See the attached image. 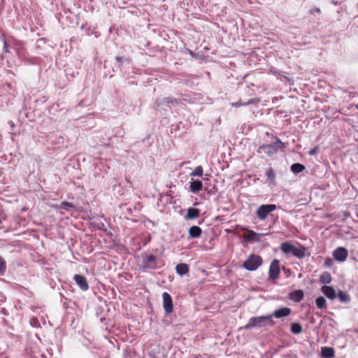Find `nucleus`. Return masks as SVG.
<instances>
[{"instance_id": "2", "label": "nucleus", "mask_w": 358, "mask_h": 358, "mask_svg": "<svg viewBox=\"0 0 358 358\" xmlns=\"http://www.w3.org/2000/svg\"><path fill=\"white\" fill-rule=\"evenodd\" d=\"M284 147V143L278 138H276L275 141L272 144H263L260 145L257 149V152L272 156L277 153L278 149Z\"/></svg>"}, {"instance_id": "35", "label": "nucleus", "mask_w": 358, "mask_h": 358, "mask_svg": "<svg viewBox=\"0 0 358 358\" xmlns=\"http://www.w3.org/2000/svg\"><path fill=\"white\" fill-rule=\"evenodd\" d=\"M355 108H356L357 109H358V104H356V105H355Z\"/></svg>"}, {"instance_id": "5", "label": "nucleus", "mask_w": 358, "mask_h": 358, "mask_svg": "<svg viewBox=\"0 0 358 358\" xmlns=\"http://www.w3.org/2000/svg\"><path fill=\"white\" fill-rule=\"evenodd\" d=\"M280 262L278 259H273L269 266L268 276L271 280H275L280 276Z\"/></svg>"}, {"instance_id": "17", "label": "nucleus", "mask_w": 358, "mask_h": 358, "mask_svg": "<svg viewBox=\"0 0 358 358\" xmlns=\"http://www.w3.org/2000/svg\"><path fill=\"white\" fill-rule=\"evenodd\" d=\"M294 248V245L289 242H284L280 245L281 250L285 254H292Z\"/></svg>"}, {"instance_id": "4", "label": "nucleus", "mask_w": 358, "mask_h": 358, "mask_svg": "<svg viewBox=\"0 0 358 358\" xmlns=\"http://www.w3.org/2000/svg\"><path fill=\"white\" fill-rule=\"evenodd\" d=\"M275 209L276 206L275 204H263L257 208L256 214L260 220H264L268 214Z\"/></svg>"}, {"instance_id": "18", "label": "nucleus", "mask_w": 358, "mask_h": 358, "mask_svg": "<svg viewBox=\"0 0 358 358\" xmlns=\"http://www.w3.org/2000/svg\"><path fill=\"white\" fill-rule=\"evenodd\" d=\"M157 265V259L153 255H150L145 260V267H155Z\"/></svg>"}, {"instance_id": "22", "label": "nucleus", "mask_w": 358, "mask_h": 358, "mask_svg": "<svg viewBox=\"0 0 358 358\" xmlns=\"http://www.w3.org/2000/svg\"><path fill=\"white\" fill-rule=\"evenodd\" d=\"M290 169L292 173L296 174L302 172L305 169V166L301 164L295 163L291 166Z\"/></svg>"}, {"instance_id": "9", "label": "nucleus", "mask_w": 358, "mask_h": 358, "mask_svg": "<svg viewBox=\"0 0 358 358\" xmlns=\"http://www.w3.org/2000/svg\"><path fill=\"white\" fill-rule=\"evenodd\" d=\"M322 292L330 300H334L336 297V293L332 287L324 285L321 288Z\"/></svg>"}, {"instance_id": "27", "label": "nucleus", "mask_w": 358, "mask_h": 358, "mask_svg": "<svg viewBox=\"0 0 358 358\" xmlns=\"http://www.w3.org/2000/svg\"><path fill=\"white\" fill-rule=\"evenodd\" d=\"M253 103H254L253 100L252 99H250L247 102H242V101H237V102L232 103H231V105L233 107H236L237 108V107L248 106V105L252 104Z\"/></svg>"}, {"instance_id": "13", "label": "nucleus", "mask_w": 358, "mask_h": 358, "mask_svg": "<svg viewBox=\"0 0 358 358\" xmlns=\"http://www.w3.org/2000/svg\"><path fill=\"white\" fill-rule=\"evenodd\" d=\"M189 187H190V190L193 193H198L200 190H201V189L203 187V184H202L201 181H200L199 180H192L190 182Z\"/></svg>"}, {"instance_id": "6", "label": "nucleus", "mask_w": 358, "mask_h": 358, "mask_svg": "<svg viewBox=\"0 0 358 358\" xmlns=\"http://www.w3.org/2000/svg\"><path fill=\"white\" fill-rule=\"evenodd\" d=\"M163 297V307L166 314H170L173 312V301L171 295L167 292H164Z\"/></svg>"}, {"instance_id": "8", "label": "nucleus", "mask_w": 358, "mask_h": 358, "mask_svg": "<svg viewBox=\"0 0 358 358\" xmlns=\"http://www.w3.org/2000/svg\"><path fill=\"white\" fill-rule=\"evenodd\" d=\"M73 280L82 290L86 291L89 289V285L85 276L76 274L73 276Z\"/></svg>"}, {"instance_id": "14", "label": "nucleus", "mask_w": 358, "mask_h": 358, "mask_svg": "<svg viewBox=\"0 0 358 358\" xmlns=\"http://www.w3.org/2000/svg\"><path fill=\"white\" fill-rule=\"evenodd\" d=\"M202 233L201 229L198 226L191 227L189 229V236L192 238H199Z\"/></svg>"}, {"instance_id": "19", "label": "nucleus", "mask_w": 358, "mask_h": 358, "mask_svg": "<svg viewBox=\"0 0 358 358\" xmlns=\"http://www.w3.org/2000/svg\"><path fill=\"white\" fill-rule=\"evenodd\" d=\"M176 273L180 275H183L189 272V267L186 264H179L176 267Z\"/></svg>"}, {"instance_id": "10", "label": "nucleus", "mask_w": 358, "mask_h": 358, "mask_svg": "<svg viewBox=\"0 0 358 358\" xmlns=\"http://www.w3.org/2000/svg\"><path fill=\"white\" fill-rule=\"evenodd\" d=\"M306 248L303 245H299V247L294 246L292 255L299 259H302L306 256Z\"/></svg>"}, {"instance_id": "21", "label": "nucleus", "mask_w": 358, "mask_h": 358, "mask_svg": "<svg viewBox=\"0 0 358 358\" xmlns=\"http://www.w3.org/2000/svg\"><path fill=\"white\" fill-rule=\"evenodd\" d=\"M337 296H338L339 301L342 303H348L350 301V295L344 291H342V290L338 291Z\"/></svg>"}, {"instance_id": "15", "label": "nucleus", "mask_w": 358, "mask_h": 358, "mask_svg": "<svg viewBox=\"0 0 358 358\" xmlns=\"http://www.w3.org/2000/svg\"><path fill=\"white\" fill-rule=\"evenodd\" d=\"M303 296V292L301 289H298L291 294L290 299L295 302H300Z\"/></svg>"}, {"instance_id": "12", "label": "nucleus", "mask_w": 358, "mask_h": 358, "mask_svg": "<svg viewBox=\"0 0 358 358\" xmlns=\"http://www.w3.org/2000/svg\"><path fill=\"white\" fill-rule=\"evenodd\" d=\"M321 355L323 358H333L335 355L334 350L331 347H322Z\"/></svg>"}, {"instance_id": "30", "label": "nucleus", "mask_w": 358, "mask_h": 358, "mask_svg": "<svg viewBox=\"0 0 358 358\" xmlns=\"http://www.w3.org/2000/svg\"><path fill=\"white\" fill-rule=\"evenodd\" d=\"M3 43V51L8 53H10V50L8 49V45L7 41L4 38L2 39Z\"/></svg>"}, {"instance_id": "33", "label": "nucleus", "mask_w": 358, "mask_h": 358, "mask_svg": "<svg viewBox=\"0 0 358 358\" xmlns=\"http://www.w3.org/2000/svg\"><path fill=\"white\" fill-rule=\"evenodd\" d=\"M115 59H116L117 61H118L119 62H122V57H115Z\"/></svg>"}, {"instance_id": "24", "label": "nucleus", "mask_w": 358, "mask_h": 358, "mask_svg": "<svg viewBox=\"0 0 358 358\" xmlns=\"http://www.w3.org/2000/svg\"><path fill=\"white\" fill-rule=\"evenodd\" d=\"M266 175L268 180H270L273 185H275V174L273 169L272 168L268 169L266 171Z\"/></svg>"}, {"instance_id": "31", "label": "nucleus", "mask_w": 358, "mask_h": 358, "mask_svg": "<svg viewBox=\"0 0 358 358\" xmlns=\"http://www.w3.org/2000/svg\"><path fill=\"white\" fill-rule=\"evenodd\" d=\"M316 152H317L316 148L313 149V150H311L310 151V155H315V154L316 153Z\"/></svg>"}, {"instance_id": "25", "label": "nucleus", "mask_w": 358, "mask_h": 358, "mask_svg": "<svg viewBox=\"0 0 358 358\" xmlns=\"http://www.w3.org/2000/svg\"><path fill=\"white\" fill-rule=\"evenodd\" d=\"M315 303L317 308L322 309L326 307L327 301L323 296H319L315 300Z\"/></svg>"}, {"instance_id": "26", "label": "nucleus", "mask_w": 358, "mask_h": 358, "mask_svg": "<svg viewBox=\"0 0 358 358\" xmlns=\"http://www.w3.org/2000/svg\"><path fill=\"white\" fill-rule=\"evenodd\" d=\"M203 173V170L201 166H198L195 168L193 172L191 173V176H202Z\"/></svg>"}, {"instance_id": "20", "label": "nucleus", "mask_w": 358, "mask_h": 358, "mask_svg": "<svg viewBox=\"0 0 358 358\" xmlns=\"http://www.w3.org/2000/svg\"><path fill=\"white\" fill-rule=\"evenodd\" d=\"M332 278L329 272H324L320 276V282L323 284H329Z\"/></svg>"}, {"instance_id": "28", "label": "nucleus", "mask_w": 358, "mask_h": 358, "mask_svg": "<svg viewBox=\"0 0 358 358\" xmlns=\"http://www.w3.org/2000/svg\"><path fill=\"white\" fill-rule=\"evenodd\" d=\"M6 265L5 261L0 257V272L3 273L6 271Z\"/></svg>"}, {"instance_id": "11", "label": "nucleus", "mask_w": 358, "mask_h": 358, "mask_svg": "<svg viewBox=\"0 0 358 358\" xmlns=\"http://www.w3.org/2000/svg\"><path fill=\"white\" fill-rule=\"evenodd\" d=\"M291 313V309L289 308H281L278 310H276L272 315L274 316L275 318H281L283 317L288 316Z\"/></svg>"}, {"instance_id": "16", "label": "nucleus", "mask_w": 358, "mask_h": 358, "mask_svg": "<svg viewBox=\"0 0 358 358\" xmlns=\"http://www.w3.org/2000/svg\"><path fill=\"white\" fill-rule=\"evenodd\" d=\"M199 210L194 208H189L187 210V213L186 215V219L193 220L199 217Z\"/></svg>"}, {"instance_id": "3", "label": "nucleus", "mask_w": 358, "mask_h": 358, "mask_svg": "<svg viewBox=\"0 0 358 358\" xmlns=\"http://www.w3.org/2000/svg\"><path fill=\"white\" fill-rule=\"evenodd\" d=\"M263 263L262 258L255 254L250 255L243 264V268L249 271H256Z\"/></svg>"}, {"instance_id": "32", "label": "nucleus", "mask_w": 358, "mask_h": 358, "mask_svg": "<svg viewBox=\"0 0 358 358\" xmlns=\"http://www.w3.org/2000/svg\"><path fill=\"white\" fill-rule=\"evenodd\" d=\"M166 101H167V103H174V102H177V101H176V100H172V99H169V98L166 99Z\"/></svg>"}, {"instance_id": "23", "label": "nucleus", "mask_w": 358, "mask_h": 358, "mask_svg": "<svg viewBox=\"0 0 358 358\" xmlns=\"http://www.w3.org/2000/svg\"><path fill=\"white\" fill-rule=\"evenodd\" d=\"M290 331L292 334H299L302 331V327L298 322L292 323L291 324Z\"/></svg>"}, {"instance_id": "34", "label": "nucleus", "mask_w": 358, "mask_h": 358, "mask_svg": "<svg viewBox=\"0 0 358 358\" xmlns=\"http://www.w3.org/2000/svg\"><path fill=\"white\" fill-rule=\"evenodd\" d=\"M248 240L250 241L252 239V235H248V236L245 237Z\"/></svg>"}, {"instance_id": "7", "label": "nucleus", "mask_w": 358, "mask_h": 358, "mask_svg": "<svg viewBox=\"0 0 358 358\" xmlns=\"http://www.w3.org/2000/svg\"><path fill=\"white\" fill-rule=\"evenodd\" d=\"M348 250L343 247L337 248L333 252L334 258L338 262H343L346 260L348 257Z\"/></svg>"}, {"instance_id": "29", "label": "nucleus", "mask_w": 358, "mask_h": 358, "mask_svg": "<svg viewBox=\"0 0 358 358\" xmlns=\"http://www.w3.org/2000/svg\"><path fill=\"white\" fill-rule=\"evenodd\" d=\"M62 207L64 209L69 210L71 208H73V206L72 203L65 201L62 203Z\"/></svg>"}, {"instance_id": "1", "label": "nucleus", "mask_w": 358, "mask_h": 358, "mask_svg": "<svg viewBox=\"0 0 358 358\" xmlns=\"http://www.w3.org/2000/svg\"><path fill=\"white\" fill-rule=\"evenodd\" d=\"M272 315H264L251 317L248 323L243 327L244 329L251 328H262L268 325H273Z\"/></svg>"}]
</instances>
